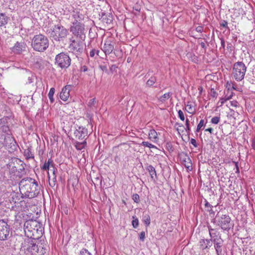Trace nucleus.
Wrapping results in <instances>:
<instances>
[{"mask_svg":"<svg viewBox=\"0 0 255 255\" xmlns=\"http://www.w3.org/2000/svg\"><path fill=\"white\" fill-rule=\"evenodd\" d=\"M15 239L20 244V249L27 255H44L46 253V248L42 244H36L37 239L25 238L23 239L21 236H16L13 238Z\"/></svg>","mask_w":255,"mask_h":255,"instance_id":"obj_1","label":"nucleus"},{"mask_svg":"<svg viewBox=\"0 0 255 255\" xmlns=\"http://www.w3.org/2000/svg\"><path fill=\"white\" fill-rule=\"evenodd\" d=\"M21 194L29 198H33L40 192V187L36 180L31 178L22 179L19 183Z\"/></svg>","mask_w":255,"mask_h":255,"instance_id":"obj_2","label":"nucleus"},{"mask_svg":"<svg viewBox=\"0 0 255 255\" xmlns=\"http://www.w3.org/2000/svg\"><path fill=\"white\" fill-rule=\"evenodd\" d=\"M23 229L26 238L38 239L42 235V224L36 220L26 221L24 224Z\"/></svg>","mask_w":255,"mask_h":255,"instance_id":"obj_3","label":"nucleus"},{"mask_svg":"<svg viewBox=\"0 0 255 255\" xmlns=\"http://www.w3.org/2000/svg\"><path fill=\"white\" fill-rule=\"evenodd\" d=\"M31 45L35 51L43 52L48 47L49 41L43 34L36 35L32 39Z\"/></svg>","mask_w":255,"mask_h":255,"instance_id":"obj_4","label":"nucleus"},{"mask_svg":"<svg viewBox=\"0 0 255 255\" xmlns=\"http://www.w3.org/2000/svg\"><path fill=\"white\" fill-rule=\"evenodd\" d=\"M68 33V30L61 25H55L48 32L49 36L54 40L60 41L65 39Z\"/></svg>","mask_w":255,"mask_h":255,"instance_id":"obj_5","label":"nucleus"},{"mask_svg":"<svg viewBox=\"0 0 255 255\" xmlns=\"http://www.w3.org/2000/svg\"><path fill=\"white\" fill-rule=\"evenodd\" d=\"M247 67L242 62H237L234 63L232 75L234 79L237 81H241L244 79Z\"/></svg>","mask_w":255,"mask_h":255,"instance_id":"obj_6","label":"nucleus"},{"mask_svg":"<svg viewBox=\"0 0 255 255\" xmlns=\"http://www.w3.org/2000/svg\"><path fill=\"white\" fill-rule=\"evenodd\" d=\"M231 219L228 215H220L219 213L216 215V220L214 222H217V225L225 231H229L233 226L231 223Z\"/></svg>","mask_w":255,"mask_h":255,"instance_id":"obj_7","label":"nucleus"},{"mask_svg":"<svg viewBox=\"0 0 255 255\" xmlns=\"http://www.w3.org/2000/svg\"><path fill=\"white\" fill-rule=\"evenodd\" d=\"M71 60L69 56L64 52H61L55 57V64L62 69H66L69 67Z\"/></svg>","mask_w":255,"mask_h":255,"instance_id":"obj_8","label":"nucleus"},{"mask_svg":"<svg viewBox=\"0 0 255 255\" xmlns=\"http://www.w3.org/2000/svg\"><path fill=\"white\" fill-rule=\"evenodd\" d=\"M85 25L83 23L72 24L70 28V32L75 36L80 38L82 40H84L85 38Z\"/></svg>","mask_w":255,"mask_h":255,"instance_id":"obj_9","label":"nucleus"},{"mask_svg":"<svg viewBox=\"0 0 255 255\" xmlns=\"http://www.w3.org/2000/svg\"><path fill=\"white\" fill-rule=\"evenodd\" d=\"M10 226L3 220H0V241L7 240L10 236Z\"/></svg>","mask_w":255,"mask_h":255,"instance_id":"obj_10","label":"nucleus"},{"mask_svg":"<svg viewBox=\"0 0 255 255\" xmlns=\"http://www.w3.org/2000/svg\"><path fill=\"white\" fill-rule=\"evenodd\" d=\"M69 19L72 24L83 23L84 15L79 9L73 10L70 15Z\"/></svg>","mask_w":255,"mask_h":255,"instance_id":"obj_11","label":"nucleus"},{"mask_svg":"<svg viewBox=\"0 0 255 255\" xmlns=\"http://www.w3.org/2000/svg\"><path fill=\"white\" fill-rule=\"evenodd\" d=\"M71 43L69 45V49L76 54L81 53L83 50L84 44L82 41H76L71 40Z\"/></svg>","mask_w":255,"mask_h":255,"instance_id":"obj_12","label":"nucleus"},{"mask_svg":"<svg viewBox=\"0 0 255 255\" xmlns=\"http://www.w3.org/2000/svg\"><path fill=\"white\" fill-rule=\"evenodd\" d=\"M3 139L2 144L4 146L9 148H15L16 146V142L11 134L4 135L3 134L0 135V139Z\"/></svg>","mask_w":255,"mask_h":255,"instance_id":"obj_13","label":"nucleus"},{"mask_svg":"<svg viewBox=\"0 0 255 255\" xmlns=\"http://www.w3.org/2000/svg\"><path fill=\"white\" fill-rule=\"evenodd\" d=\"M101 49L106 55H109L113 52L114 49V45L111 38H107L105 40Z\"/></svg>","mask_w":255,"mask_h":255,"instance_id":"obj_14","label":"nucleus"},{"mask_svg":"<svg viewBox=\"0 0 255 255\" xmlns=\"http://www.w3.org/2000/svg\"><path fill=\"white\" fill-rule=\"evenodd\" d=\"M212 242L214 244V248L216 250L217 255H224L222 250L224 241L221 238V236H219L218 239H213Z\"/></svg>","mask_w":255,"mask_h":255,"instance_id":"obj_15","label":"nucleus"},{"mask_svg":"<svg viewBox=\"0 0 255 255\" xmlns=\"http://www.w3.org/2000/svg\"><path fill=\"white\" fill-rule=\"evenodd\" d=\"M74 136L77 139H85L88 135V132L87 128L83 127H79L74 131Z\"/></svg>","mask_w":255,"mask_h":255,"instance_id":"obj_16","label":"nucleus"},{"mask_svg":"<svg viewBox=\"0 0 255 255\" xmlns=\"http://www.w3.org/2000/svg\"><path fill=\"white\" fill-rule=\"evenodd\" d=\"M26 44L24 42H17L11 48V52L14 54H20L25 50Z\"/></svg>","mask_w":255,"mask_h":255,"instance_id":"obj_17","label":"nucleus"},{"mask_svg":"<svg viewBox=\"0 0 255 255\" xmlns=\"http://www.w3.org/2000/svg\"><path fill=\"white\" fill-rule=\"evenodd\" d=\"M71 89L70 85H66L62 89L60 94V98L64 101L68 100L70 96V91Z\"/></svg>","mask_w":255,"mask_h":255,"instance_id":"obj_18","label":"nucleus"},{"mask_svg":"<svg viewBox=\"0 0 255 255\" xmlns=\"http://www.w3.org/2000/svg\"><path fill=\"white\" fill-rule=\"evenodd\" d=\"M56 169L54 168L52 174L50 176L49 172H47L49 185L51 187H54L56 183Z\"/></svg>","mask_w":255,"mask_h":255,"instance_id":"obj_19","label":"nucleus"},{"mask_svg":"<svg viewBox=\"0 0 255 255\" xmlns=\"http://www.w3.org/2000/svg\"><path fill=\"white\" fill-rule=\"evenodd\" d=\"M182 163L188 170L191 171L192 169V163L189 156L186 155H185L184 157L182 158Z\"/></svg>","mask_w":255,"mask_h":255,"instance_id":"obj_20","label":"nucleus"},{"mask_svg":"<svg viewBox=\"0 0 255 255\" xmlns=\"http://www.w3.org/2000/svg\"><path fill=\"white\" fill-rule=\"evenodd\" d=\"M211 240L202 239L199 241V246L200 249L204 250L206 249H209L211 246L210 244Z\"/></svg>","mask_w":255,"mask_h":255,"instance_id":"obj_21","label":"nucleus"},{"mask_svg":"<svg viewBox=\"0 0 255 255\" xmlns=\"http://www.w3.org/2000/svg\"><path fill=\"white\" fill-rule=\"evenodd\" d=\"M50 167H52L53 168H54L53 161L51 158H49L47 161H46L43 165L41 166V168L42 170H45L49 172Z\"/></svg>","mask_w":255,"mask_h":255,"instance_id":"obj_22","label":"nucleus"},{"mask_svg":"<svg viewBox=\"0 0 255 255\" xmlns=\"http://www.w3.org/2000/svg\"><path fill=\"white\" fill-rule=\"evenodd\" d=\"M157 133L154 129H151L149 131L148 138L153 142H156L157 141Z\"/></svg>","mask_w":255,"mask_h":255,"instance_id":"obj_23","label":"nucleus"},{"mask_svg":"<svg viewBox=\"0 0 255 255\" xmlns=\"http://www.w3.org/2000/svg\"><path fill=\"white\" fill-rule=\"evenodd\" d=\"M185 110L190 114H194L196 111L195 104L191 102H187L185 104Z\"/></svg>","mask_w":255,"mask_h":255,"instance_id":"obj_24","label":"nucleus"},{"mask_svg":"<svg viewBox=\"0 0 255 255\" xmlns=\"http://www.w3.org/2000/svg\"><path fill=\"white\" fill-rule=\"evenodd\" d=\"M208 228L209 232V235L211 237V241L214 239H218V236L219 235V232H218L216 229H213L211 227L208 226Z\"/></svg>","mask_w":255,"mask_h":255,"instance_id":"obj_25","label":"nucleus"},{"mask_svg":"<svg viewBox=\"0 0 255 255\" xmlns=\"http://www.w3.org/2000/svg\"><path fill=\"white\" fill-rule=\"evenodd\" d=\"M24 155L27 160L33 159L34 158L31 147H28L24 150Z\"/></svg>","mask_w":255,"mask_h":255,"instance_id":"obj_26","label":"nucleus"},{"mask_svg":"<svg viewBox=\"0 0 255 255\" xmlns=\"http://www.w3.org/2000/svg\"><path fill=\"white\" fill-rule=\"evenodd\" d=\"M9 20V17L5 14L0 13V27L6 25Z\"/></svg>","mask_w":255,"mask_h":255,"instance_id":"obj_27","label":"nucleus"},{"mask_svg":"<svg viewBox=\"0 0 255 255\" xmlns=\"http://www.w3.org/2000/svg\"><path fill=\"white\" fill-rule=\"evenodd\" d=\"M102 20L103 22L107 24H111L113 21V17L111 15L102 14L101 16Z\"/></svg>","mask_w":255,"mask_h":255,"instance_id":"obj_28","label":"nucleus"},{"mask_svg":"<svg viewBox=\"0 0 255 255\" xmlns=\"http://www.w3.org/2000/svg\"><path fill=\"white\" fill-rule=\"evenodd\" d=\"M146 170L149 172L152 179H153L154 177H156V171L153 166L149 165L147 166Z\"/></svg>","mask_w":255,"mask_h":255,"instance_id":"obj_29","label":"nucleus"},{"mask_svg":"<svg viewBox=\"0 0 255 255\" xmlns=\"http://www.w3.org/2000/svg\"><path fill=\"white\" fill-rule=\"evenodd\" d=\"M87 144L86 140H84L82 142L77 141L75 143V147L77 150H80L85 148Z\"/></svg>","mask_w":255,"mask_h":255,"instance_id":"obj_30","label":"nucleus"},{"mask_svg":"<svg viewBox=\"0 0 255 255\" xmlns=\"http://www.w3.org/2000/svg\"><path fill=\"white\" fill-rule=\"evenodd\" d=\"M172 93L171 92H168L164 94L163 95L160 97L159 100L161 102L163 103L165 102L167 100L169 99L170 97L172 96Z\"/></svg>","mask_w":255,"mask_h":255,"instance_id":"obj_31","label":"nucleus"},{"mask_svg":"<svg viewBox=\"0 0 255 255\" xmlns=\"http://www.w3.org/2000/svg\"><path fill=\"white\" fill-rule=\"evenodd\" d=\"M0 128L1 129L2 132L5 134V135L11 134V131L8 125L1 126Z\"/></svg>","mask_w":255,"mask_h":255,"instance_id":"obj_32","label":"nucleus"},{"mask_svg":"<svg viewBox=\"0 0 255 255\" xmlns=\"http://www.w3.org/2000/svg\"><path fill=\"white\" fill-rule=\"evenodd\" d=\"M142 221L146 225L148 226L150 224V217L148 214H144L142 216Z\"/></svg>","mask_w":255,"mask_h":255,"instance_id":"obj_33","label":"nucleus"},{"mask_svg":"<svg viewBox=\"0 0 255 255\" xmlns=\"http://www.w3.org/2000/svg\"><path fill=\"white\" fill-rule=\"evenodd\" d=\"M54 93H55V89L54 88H51L50 89V91H49L48 95L49 99L51 103H53L54 101V98H53V95H54Z\"/></svg>","mask_w":255,"mask_h":255,"instance_id":"obj_34","label":"nucleus"},{"mask_svg":"<svg viewBox=\"0 0 255 255\" xmlns=\"http://www.w3.org/2000/svg\"><path fill=\"white\" fill-rule=\"evenodd\" d=\"M233 93H232L230 96L226 95L224 98H222L220 99V102L221 103V105H223L227 100H230L232 98L233 96Z\"/></svg>","mask_w":255,"mask_h":255,"instance_id":"obj_35","label":"nucleus"},{"mask_svg":"<svg viewBox=\"0 0 255 255\" xmlns=\"http://www.w3.org/2000/svg\"><path fill=\"white\" fill-rule=\"evenodd\" d=\"M156 79L155 77H151L146 82L147 86H152L156 82Z\"/></svg>","mask_w":255,"mask_h":255,"instance_id":"obj_36","label":"nucleus"},{"mask_svg":"<svg viewBox=\"0 0 255 255\" xmlns=\"http://www.w3.org/2000/svg\"><path fill=\"white\" fill-rule=\"evenodd\" d=\"M140 145H141L143 146H145V147H149L150 148H156V147L154 145L151 144V143H149L148 141H142Z\"/></svg>","mask_w":255,"mask_h":255,"instance_id":"obj_37","label":"nucleus"},{"mask_svg":"<svg viewBox=\"0 0 255 255\" xmlns=\"http://www.w3.org/2000/svg\"><path fill=\"white\" fill-rule=\"evenodd\" d=\"M100 50L96 49H93L90 52V56L91 57H94L95 55H97V56L99 55Z\"/></svg>","mask_w":255,"mask_h":255,"instance_id":"obj_38","label":"nucleus"},{"mask_svg":"<svg viewBox=\"0 0 255 255\" xmlns=\"http://www.w3.org/2000/svg\"><path fill=\"white\" fill-rule=\"evenodd\" d=\"M133 220L132 222V225L134 228H136L138 226V220L137 218L133 216Z\"/></svg>","mask_w":255,"mask_h":255,"instance_id":"obj_39","label":"nucleus"},{"mask_svg":"<svg viewBox=\"0 0 255 255\" xmlns=\"http://www.w3.org/2000/svg\"><path fill=\"white\" fill-rule=\"evenodd\" d=\"M79 255H92L87 249H83L80 251Z\"/></svg>","mask_w":255,"mask_h":255,"instance_id":"obj_40","label":"nucleus"},{"mask_svg":"<svg viewBox=\"0 0 255 255\" xmlns=\"http://www.w3.org/2000/svg\"><path fill=\"white\" fill-rule=\"evenodd\" d=\"M132 200L134 201V202L138 203H139L140 200H139V196L137 194H133L132 196Z\"/></svg>","mask_w":255,"mask_h":255,"instance_id":"obj_41","label":"nucleus"},{"mask_svg":"<svg viewBox=\"0 0 255 255\" xmlns=\"http://www.w3.org/2000/svg\"><path fill=\"white\" fill-rule=\"evenodd\" d=\"M204 123V122L203 120H200L199 123L197 125V129H196L197 132H199L200 131V129L202 128V127H203Z\"/></svg>","mask_w":255,"mask_h":255,"instance_id":"obj_42","label":"nucleus"},{"mask_svg":"<svg viewBox=\"0 0 255 255\" xmlns=\"http://www.w3.org/2000/svg\"><path fill=\"white\" fill-rule=\"evenodd\" d=\"M220 119L219 117H214L211 119V122L214 124H218L220 121Z\"/></svg>","mask_w":255,"mask_h":255,"instance_id":"obj_43","label":"nucleus"},{"mask_svg":"<svg viewBox=\"0 0 255 255\" xmlns=\"http://www.w3.org/2000/svg\"><path fill=\"white\" fill-rule=\"evenodd\" d=\"M178 117L180 118V119L181 121H184L185 120V117L183 112L181 110H179L178 112Z\"/></svg>","mask_w":255,"mask_h":255,"instance_id":"obj_44","label":"nucleus"},{"mask_svg":"<svg viewBox=\"0 0 255 255\" xmlns=\"http://www.w3.org/2000/svg\"><path fill=\"white\" fill-rule=\"evenodd\" d=\"M95 104H96V99L93 98V99L90 100V101L88 102V106L92 107L93 106H95Z\"/></svg>","mask_w":255,"mask_h":255,"instance_id":"obj_45","label":"nucleus"},{"mask_svg":"<svg viewBox=\"0 0 255 255\" xmlns=\"http://www.w3.org/2000/svg\"><path fill=\"white\" fill-rule=\"evenodd\" d=\"M231 106L234 107H239V104L236 101H232L230 102Z\"/></svg>","mask_w":255,"mask_h":255,"instance_id":"obj_46","label":"nucleus"},{"mask_svg":"<svg viewBox=\"0 0 255 255\" xmlns=\"http://www.w3.org/2000/svg\"><path fill=\"white\" fill-rule=\"evenodd\" d=\"M186 130L187 132H188L190 130V127H189V120L187 119L186 120Z\"/></svg>","mask_w":255,"mask_h":255,"instance_id":"obj_47","label":"nucleus"},{"mask_svg":"<svg viewBox=\"0 0 255 255\" xmlns=\"http://www.w3.org/2000/svg\"><path fill=\"white\" fill-rule=\"evenodd\" d=\"M220 25L227 29H229V27L228 26V22L226 20L222 21V22L220 23Z\"/></svg>","mask_w":255,"mask_h":255,"instance_id":"obj_48","label":"nucleus"},{"mask_svg":"<svg viewBox=\"0 0 255 255\" xmlns=\"http://www.w3.org/2000/svg\"><path fill=\"white\" fill-rule=\"evenodd\" d=\"M118 67L116 65H112L110 68L111 72L112 73L116 72Z\"/></svg>","mask_w":255,"mask_h":255,"instance_id":"obj_49","label":"nucleus"},{"mask_svg":"<svg viewBox=\"0 0 255 255\" xmlns=\"http://www.w3.org/2000/svg\"><path fill=\"white\" fill-rule=\"evenodd\" d=\"M205 206L206 209H211L213 207V206L209 203H208L206 200H205Z\"/></svg>","mask_w":255,"mask_h":255,"instance_id":"obj_50","label":"nucleus"},{"mask_svg":"<svg viewBox=\"0 0 255 255\" xmlns=\"http://www.w3.org/2000/svg\"><path fill=\"white\" fill-rule=\"evenodd\" d=\"M145 238V232L142 231L140 233L139 235V239L141 241H143Z\"/></svg>","mask_w":255,"mask_h":255,"instance_id":"obj_51","label":"nucleus"},{"mask_svg":"<svg viewBox=\"0 0 255 255\" xmlns=\"http://www.w3.org/2000/svg\"><path fill=\"white\" fill-rule=\"evenodd\" d=\"M190 142L193 145H194V147H197V144L196 142V140L195 139L191 138V139L190 140Z\"/></svg>","mask_w":255,"mask_h":255,"instance_id":"obj_52","label":"nucleus"},{"mask_svg":"<svg viewBox=\"0 0 255 255\" xmlns=\"http://www.w3.org/2000/svg\"><path fill=\"white\" fill-rule=\"evenodd\" d=\"M210 94L211 96L213 97H216L217 95V93L215 91V90L213 89H211Z\"/></svg>","mask_w":255,"mask_h":255,"instance_id":"obj_53","label":"nucleus"},{"mask_svg":"<svg viewBox=\"0 0 255 255\" xmlns=\"http://www.w3.org/2000/svg\"><path fill=\"white\" fill-rule=\"evenodd\" d=\"M196 30L198 32H202L203 31V27L198 26L196 28Z\"/></svg>","mask_w":255,"mask_h":255,"instance_id":"obj_54","label":"nucleus"},{"mask_svg":"<svg viewBox=\"0 0 255 255\" xmlns=\"http://www.w3.org/2000/svg\"><path fill=\"white\" fill-rule=\"evenodd\" d=\"M200 45H201L202 48H203L204 49H206V44H205V43L204 42H201L200 43Z\"/></svg>","mask_w":255,"mask_h":255,"instance_id":"obj_55","label":"nucleus"},{"mask_svg":"<svg viewBox=\"0 0 255 255\" xmlns=\"http://www.w3.org/2000/svg\"><path fill=\"white\" fill-rule=\"evenodd\" d=\"M206 210L209 212L210 214H215V212L212 210V208L211 209H207Z\"/></svg>","mask_w":255,"mask_h":255,"instance_id":"obj_56","label":"nucleus"},{"mask_svg":"<svg viewBox=\"0 0 255 255\" xmlns=\"http://www.w3.org/2000/svg\"><path fill=\"white\" fill-rule=\"evenodd\" d=\"M234 163L235 164V166H236V172H239V166H238V164L237 162H234Z\"/></svg>","mask_w":255,"mask_h":255,"instance_id":"obj_57","label":"nucleus"},{"mask_svg":"<svg viewBox=\"0 0 255 255\" xmlns=\"http://www.w3.org/2000/svg\"><path fill=\"white\" fill-rule=\"evenodd\" d=\"M205 131H209L210 133H212L213 129L212 128H208L206 129Z\"/></svg>","mask_w":255,"mask_h":255,"instance_id":"obj_58","label":"nucleus"},{"mask_svg":"<svg viewBox=\"0 0 255 255\" xmlns=\"http://www.w3.org/2000/svg\"><path fill=\"white\" fill-rule=\"evenodd\" d=\"M221 45L223 48H224L225 46V43L223 39H221Z\"/></svg>","mask_w":255,"mask_h":255,"instance_id":"obj_59","label":"nucleus"},{"mask_svg":"<svg viewBox=\"0 0 255 255\" xmlns=\"http://www.w3.org/2000/svg\"><path fill=\"white\" fill-rule=\"evenodd\" d=\"M88 70V68L86 66H84L82 67V70L84 72L87 71Z\"/></svg>","mask_w":255,"mask_h":255,"instance_id":"obj_60","label":"nucleus"},{"mask_svg":"<svg viewBox=\"0 0 255 255\" xmlns=\"http://www.w3.org/2000/svg\"><path fill=\"white\" fill-rule=\"evenodd\" d=\"M252 146L253 149H255V139L253 140Z\"/></svg>","mask_w":255,"mask_h":255,"instance_id":"obj_61","label":"nucleus"},{"mask_svg":"<svg viewBox=\"0 0 255 255\" xmlns=\"http://www.w3.org/2000/svg\"><path fill=\"white\" fill-rule=\"evenodd\" d=\"M12 201L14 203H16L17 202L15 198H14V195L12 197Z\"/></svg>","mask_w":255,"mask_h":255,"instance_id":"obj_62","label":"nucleus"},{"mask_svg":"<svg viewBox=\"0 0 255 255\" xmlns=\"http://www.w3.org/2000/svg\"><path fill=\"white\" fill-rule=\"evenodd\" d=\"M28 81H28V83H32V80H31V79H30V78H29V77L28 78Z\"/></svg>","mask_w":255,"mask_h":255,"instance_id":"obj_63","label":"nucleus"},{"mask_svg":"<svg viewBox=\"0 0 255 255\" xmlns=\"http://www.w3.org/2000/svg\"><path fill=\"white\" fill-rule=\"evenodd\" d=\"M199 90L200 91V92H201V91H202V88L201 87H200L199 88Z\"/></svg>","mask_w":255,"mask_h":255,"instance_id":"obj_64","label":"nucleus"}]
</instances>
